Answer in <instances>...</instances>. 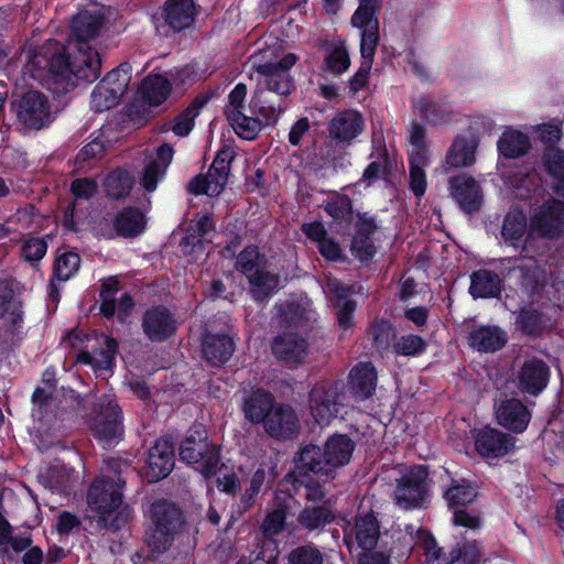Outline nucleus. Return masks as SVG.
Here are the masks:
<instances>
[{
    "instance_id": "obj_1",
    "label": "nucleus",
    "mask_w": 564,
    "mask_h": 564,
    "mask_svg": "<svg viewBox=\"0 0 564 564\" xmlns=\"http://www.w3.org/2000/svg\"><path fill=\"white\" fill-rule=\"evenodd\" d=\"M100 26L99 17L88 12L79 13L73 20L70 56H64V47L59 42L48 41L41 48L28 52V72L35 79L61 84L63 90L74 87L75 79H97L100 74V57L88 42L98 35Z\"/></svg>"
},
{
    "instance_id": "obj_2",
    "label": "nucleus",
    "mask_w": 564,
    "mask_h": 564,
    "mask_svg": "<svg viewBox=\"0 0 564 564\" xmlns=\"http://www.w3.org/2000/svg\"><path fill=\"white\" fill-rule=\"evenodd\" d=\"M355 451V443L344 434H334L323 446L307 445L295 458L300 475L313 474L325 481L334 479L339 468L346 466Z\"/></svg>"
},
{
    "instance_id": "obj_3",
    "label": "nucleus",
    "mask_w": 564,
    "mask_h": 564,
    "mask_svg": "<svg viewBox=\"0 0 564 564\" xmlns=\"http://www.w3.org/2000/svg\"><path fill=\"white\" fill-rule=\"evenodd\" d=\"M124 481L117 477L108 479L97 478L88 491V506L97 522L106 528L117 529L126 523L129 509L122 502L121 489Z\"/></svg>"
},
{
    "instance_id": "obj_4",
    "label": "nucleus",
    "mask_w": 564,
    "mask_h": 564,
    "mask_svg": "<svg viewBox=\"0 0 564 564\" xmlns=\"http://www.w3.org/2000/svg\"><path fill=\"white\" fill-rule=\"evenodd\" d=\"M252 66L263 78L269 91L278 95H288L293 89V80L290 76V69L297 62V56L293 53H282L275 48H263L253 53L251 56Z\"/></svg>"
},
{
    "instance_id": "obj_5",
    "label": "nucleus",
    "mask_w": 564,
    "mask_h": 564,
    "mask_svg": "<svg viewBox=\"0 0 564 564\" xmlns=\"http://www.w3.org/2000/svg\"><path fill=\"white\" fill-rule=\"evenodd\" d=\"M250 112L252 116H247L243 112L228 120L234 131L245 140L256 139L261 131L262 122L253 116L262 117L267 124H273L283 112V107L280 102L275 104L268 98L267 93L260 90L256 91L251 98Z\"/></svg>"
},
{
    "instance_id": "obj_6",
    "label": "nucleus",
    "mask_w": 564,
    "mask_h": 564,
    "mask_svg": "<svg viewBox=\"0 0 564 564\" xmlns=\"http://www.w3.org/2000/svg\"><path fill=\"white\" fill-rule=\"evenodd\" d=\"M153 528L148 532L147 544L153 553L169 549L175 532L183 523L181 511L166 501H156L151 507Z\"/></svg>"
},
{
    "instance_id": "obj_7",
    "label": "nucleus",
    "mask_w": 564,
    "mask_h": 564,
    "mask_svg": "<svg viewBox=\"0 0 564 564\" xmlns=\"http://www.w3.org/2000/svg\"><path fill=\"white\" fill-rule=\"evenodd\" d=\"M344 386L339 382L316 383L308 395V409L316 423L327 425L335 420L345 405Z\"/></svg>"
},
{
    "instance_id": "obj_8",
    "label": "nucleus",
    "mask_w": 564,
    "mask_h": 564,
    "mask_svg": "<svg viewBox=\"0 0 564 564\" xmlns=\"http://www.w3.org/2000/svg\"><path fill=\"white\" fill-rule=\"evenodd\" d=\"M180 456L205 478L217 470L219 453L216 445L208 442L205 431L196 430L189 434L180 446Z\"/></svg>"
},
{
    "instance_id": "obj_9",
    "label": "nucleus",
    "mask_w": 564,
    "mask_h": 564,
    "mask_svg": "<svg viewBox=\"0 0 564 564\" xmlns=\"http://www.w3.org/2000/svg\"><path fill=\"white\" fill-rule=\"evenodd\" d=\"M236 268L249 280L256 300L262 301L276 290L279 280L276 275L262 269L261 258L254 246H248L239 253Z\"/></svg>"
},
{
    "instance_id": "obj_10",
    "label": "nucleus",
    "mask_w": 564,
    "mask_h": 564,
    "mask_svg": "<svg viewBox=\"0 0 564 564\" xmlns=\"http://www.w3.org/2000/svg\"><path fill=\"white\" fill-rule=\"evenodd\" d=\"M13 109L18 122L29 130L43 129L54 120L52 105L40 91L25 93L13 104Z\"/></svg>"
},
{
    "instance_id": "obj_11",
    "label": "nucleus",
    "mask_w": 564,
    "mask_h": 564,
    "mask_svg": "<svg viewBox=\"0 0 564 564\" xmlns=\"http://www.w3.org/2000/svg\"><path fill=\"white\" fill-rule=\"evenodd\" d=\"M427 471L423 466H414L399 480L394 490V501L404 510L421 508L426 497Z\"/></svg>"
},
{
    "instance_id": "obj_12",
    "label": "nucleus",
    "mask_w": 564,
    "mask_h": 564,
    "mask_svg": "<svg viewBox=\"0 0 564 564\" xmlns=\"http://www.w3.org/2000/svg\"><path fill=\"white\" fill-rule=\"evenodd\" d=\"M89 426L96 437L107 445L116 443L122 435L120 410L117 402L105 397L98 404V410L89 420Z\"/></svg>"
},
{
    "instance_id": "obj_13",
    "label": "nucleus",
    "mask_w": 564,
    "mask_h": 564,
    "mask_svg": "<svg viewBox=\"0 0 564 564\" xmlns=\"http://www.w3.org/2000/svg\"><path fill=\"white\" fill-rule=\"evenodd\" d=\"M118 343L104 334H94L87 340L86 349L77 356V361L90 366L95 371L109 370L113 365Z\"/></svg>"
},
{
    "instance_id": "obj_14",
    "label": "nucleus",
    "mask_w": 564,
    "mask_h": 564,
    "mask_svg": "<svg viewBox=\"0 0 564 564\" xmlns=\"http://www.w3.org/2000/svg\"><path fill=\"white\" fill-rule=\"evenodd\" d=\"M563 227L564 203L557 199L544 203L530 219L531 232L542 237L554 238L563 231Z\"/></svg>"
},
{
    "instance_id": "obj_15",
    "label": "nucleus",
    "mask_w": 564,
    "mask_h": 564,
    "mask_svg": "<svg viewBox=\"0 0 564 564\" xmlns=\"http://www.w3.org/2000/svg\"><path fill=\"white\" fill-rule=\"evenodd\" d=\"M475 447L479 455L498 458L509 454L514 447V438L499 430L484 427L475 435Z\"/></svg>"
},
{
    "instance_id": "obj_16",
    "label": "nucleus",
    "mask_w": 564,
    "mask_h": 564,
    "mask_svg": "<svg viewBox=\"0 0 564 564\" xmlns=\"http://www.w3.org/2000/svg\"><path fill=\"white\" fill-rule=\"evenodd\" d=\"M448 184L452 197L464 212L474 213L479 209L482 191L475 178L460 174L449 178Z\"/></svg>"
},
{
    "instance_id": "obj_17",
    "label": "nucleus",
    "mask_w": 564,
    "mask_h": 564,
    "mask_svg": "<svg viewBox=\"0 0 564 564\" xmlns=\"http://www.w3.org/2000/svg\"><path fill=\"white\" fill-rule=\"evenodd\" d=\"M174 467V446L170 437L159 438L148 455V477L150 481L165 478Z\"/></svg>"
},
{
    "instance_id": "obj_18",
    "label": "nucleus",
    "mask_w": 564,
    "mask_h": 564,
    "mask_svg": "<svg viewBox=\"0 0 564 564\" xmlns=\"http://www.w3.org/2000/svg\"><path fill=\"white\" fill-rule=\"evenodd\" d=\"M275 464L271 457H262L261 460L245 464L239 467L241 473L247 470L252 471L250 485L242 496V503L249 507L256 496L259 495L262 486L275 478Z\"/></svg>"
},
{
    "instance_id": "obj_19",
    "label": "nucleus",
    "mask_w": 564,
    "mask_h": 564,
    "mask_svg": "<svg viewBox=\"0 0 564 564\" xmlns=\"http://www.w3.org/2000/svg\"><path fill=\"white\" fill-rule=\"evenodd\" d=\"M497 422L514 432L522 433L531 419L527 406L518 399H506L496 405Z\"/></svg>"
},
{
    "instance_id": "obj_20",
    "label": "nucleus",
    "mask_w": 564,
    "mask_h": 564,
    "mask_svg": "<svg viewBox=\"0 0 564 564\" xmlns=\"http://www.w3.org/2000/svg\"><path fill=\"white\" fill-rule=\"evenodd\" d=\"M142 327L151 340L161 341L175 332L176 322L165 307H154L145 312Z\"/></svg>"
},
{
    "instance_id": "obj_21",
    "label": "nucleus",
    "mask_w": 564,
    "mask_h": 564,
    "mask_svg": "<svg viewBox=\"0 0 564 564\" xmlns=\"http://www.w3.org/2000/svg\"><path fill=\"white\" fill-rule=\"evenodd\" d=\"M174 150L169 144L158 148L155 156L150 159L143 170L141 184L147 192H153L158 183L163 178L167 166L171 164Z\"/></svg>"
},
{
    "instance_id": "obj_22",
    "label": "nucleus",
    "mask_w": 564,
    "mask_h": 564,
    "mask_svg": "<svg viewBox=\"0 0 564 564\" xmlns=\"http://www.w3.org/2000/svg\"><path fill=\"white\" fill-rule=\"evenodd\" d=\"M272 351L276 358L291 365H297L303 362L307 356V344L297 334L286 333L274 339Z\"/></svg>"
},
{
    "instance_id": "obj_23",
    "label": "nucleus",
    "mask_w": 564,
    "mask_h": 564,
    "mask_svg": "<svg viewBox=\"0 0 564 564\" xmlns=\"http://www.w3.org/2000/svg\"><path fill=\"white\" fill-rule=\"evenodd\" d=\"M352 538L361 551H371L379 539V524L376 518L370 513L357 517L355 525L346 535L347 544L351 543Z\"/></svg>"
},
{
    "instance_id": "obj_24",
    "label": "nucleus",
    "mask_w": 564,
    "mask_h": 564,
    "mask_svg": "<svg viewBox=\"0 0 564 564\" xmlns=\"http://www.w3.org/2000/svg\"><path fill=\"white\" fill-rule=\"evenodd\" d=\"M377 384L375 367L368 362L358 364L349 373L348 386L357 401L369 398Z\"/></svg>"
},
{
    "instance_id": "obj_25",
    "label": "nucleus",
    "mask_w": 564,
    "mask_h": 564,
    "mask_svg": "<svg viewBox=\"0 0 564 564\" xmlns=\"http://www.w3.org/2000/svg\"><path fill=\"white\" fill-rule=\"evenodd\" d=\"M299 430L294 410L286 405L276 406L265 420V431L274 437H290Z\"/></svg>"
},
{
    "instance_id": "obj_26",
    "label": "nucleus",
    "mask_w": 564,
    "mask_h": 564,
    "mask_svg": "<svg viewBox=\"0 0 564 564\" xmlns=\"http://www.w3.org/2000/svg\"><path fill=\"white\" fill-rule=\"evenodd\" d=\"M549 368L536 359L524 362L519 373V386L523 392L530 394L540 393L547 383Z\"/></svg>"
},
{
    "instance_id": "obj_27",
    "label": "nucleus",
    "mask_w": 564,
    "mask_h": 564,
    "mask_svg": "<svg viewBox=\"0 0 564 564\" xmlns=\"http://www.w3.org/2000/svg\"><path fill=\"white\" fill-rule=\"evenodd\" d=\"M362 130V117L355 110H347L336 115L329 123V133L338 141H350L361 133Z\"/></svg>"
},
{
    "instance_id": "obj_28",
    "label": "nucleus",
    "mask_w": 564,
    "mask_h": 564,
    "mask_svg": "<svg viewBox=\"0 0 564 564\" xmlns=\"http://www.w3.org/2000/svg\"><path fill=\"white\" fill-rule=\"evenodd\" d=\"M195 14L193 0H166L164 4V20L175 31L191 26Z\"/></svg>"
},
{
    "instance_id": "obj_29",
    "label": "nucleus",
    "mask_w": 564,
    "mask_h": 564,
    "mask_svg": "<svg viewBox=\"0 0 564 564\" xmlns=\"http://www.w3.org/2000/svg\"><path fill=\"white\" fill-rule=\"evenodd\" d=\"M235 345L232 338L228 335L207 334L203 341V354L206 360L214 365L220 366L232 356Z\"/></svg>"
},
{
    "instance_id": "obj_30",
    "label": "nucleus",
    "mask_w": 564,
    "mask_h": 564,
    "mask_svg": "<svg viewBox=\"0 0 564 564\" xmlns=\"http://www.w3.org/2000/svg\"><path fill=\"white\" fill-rule=\"evenodd\" d=\"M0 319L11 326L19 328L22 322L21 303L15 297L12 284L9 281H0Z\"/></svg>"
},
{
    "instance_id": "obj_31",
    "label": "nucleus",
    "mask_w": 564,
    "mask_h": 564,
    "mask_svg": "<svg viewBox=\"0 0 564 564\" xmlns=\"http://www.w3.org/2000/svg\"><path fill=\"white\" fill-rule=\"evenodd\" d=\"M477 145L478 142L474 137H457L446 153V164L451 167L471 165L476 160Z\"/></svg>"
},
{
    "instance_id": "obj_32",
    "label": "nucleus",
    "mask_w": 564,
    "mask_h": 564,
    "mask_svg": "<svg viewBox=\"0 0 564 564\" xmlns=\"http://www.w3.org/2000/svg\"><path fill=\"white\" fill-rule=\"evenodd\" d=\"M275 408L272 394L259 390L246 399L243 412L251 423L263 422L265 424V420Z\"/></svg>"
},
{
    "instance_id": "obj_33",
    "label": "nucleus",
    "mask_w": 564,
    "mask_h": 564,
    "mask_svg": "<svg viewBox=\"0 0 564 564\" xmlns=\"http://www.w3.org/2000/svg\"><path fill=\"white\" fill-rule=\"evenodd\" d=\"M228 175L210 166L206 175H197L188 183V191L195 195L218 196L227 184Z\"/></svg>"
},
{
    "instance_id": "obj_34",
    "label": "nucleus",
    "mask_w": 564,
    "mask_h": 564,
    "mask_svg": "<svg viewBox=\"0 0 564 564\" xmlns=\"http://www.w3.org/2000/svg\"><path fill=\"white\" fill-rule=\"evenodd\" d=\"M507 336L496 326H481L469 335V345L479 351H496L503 347Z\"/></svg>"
},
{
    "instance_id": "obj_35",
    "label": "nucleus",
    "mask_w": 564,
    "mask_h": 564,
    "mask_svg": "<svg viewBox=\"0 0 564 564\" xmlns=\"http://www.w3.org/2000/svg\"><path fill=\"white\" fill-rule=\"evenodd\" d=\"M33 409L32 416L36 425L37 433H46L52 430L55 416L51 413L52 401L50 395L42 389H36L32 397Z\"/></svg>"
},
{
    "instance_id": "obj_36",
    "label": "nucleus",
    "mask_w": 564,
    "mask_h": 564,
    "mask_svg": "<svg viewBox=\"0 0 564 564\" xmlns=\"http://www.w3.org/2000/svg\"><path fill=\"white\" fill-rule=\"evenodd\" d=\"M470 280L469 292L475 299L494 297L500 293L501 280L498 274L491 271L479 270L474 272Z\"/></svg>"
},
{
    "instance_id": "obj_37",
    "label": "nucleus",
    "mask_w": 564,
    "mask_h": 564,
    "mask_svg": "<svg viewBox=\"0 0 564 564\" xmlns=\"http://www.w3.org/2000/svg\"><path fill=\"white\" fill-rule=\"evenodd\" d=\"M544 167L551 178V186L561 196H564V151L550 148L543 155Z\"/></svg>"
},
{
    "instance_id": "obj_38",
    "label": "nucleus",
    "mask_w": 564,
    "mask_h": 564,
    "mask_svg": "<svg viewBox=\"0 0 564 564\" xmlns=\"http://www.w3.org/2000/svg\"><path fill=\"white\" fill-rule=\"evenodd\" d=\"M143 100L153 106L163 104L171 94V84L162 75H149L140 87Z\"/></svg>"
},
{
    "instance_id": "obj_39",
    "label": "nucleus",
    "mask_w": 564,
    "mask_h": 564,
    "mask_svg": "<svg viewBox=\"0 0 564 564\" xmlns=\"http://www.w3.org/2000/svg\"><path fill=\"white\" fill-rule=\"evenodd\" d=\"M530 148V140L523 132L508 128L498 140V150L506 158H519Z\"/></svg>"
},
{
    "instance_id": "obj_40",
    "label": "nucleus",
    "mask_w": 564,
    "mask_h": 564,
    "mask_svg": "<svg viewBox=\"0 0 564 564\" xmlns=\"http://www.w3.org/2000/svg\"><path fill=\"white\" fill-rule=\"evenodd\" d=\"M147 220L139 209L126 208L115 219V228L122 237H135L145 229Z\"/></svg>"
},
{
    "instance_id": "obj_41",
    "label": "nucleus",
    "mask_w": 564,
    "mask_h": 564,
    "mask_svg": "<svg viewBox=\"0 0 564 564\" xmlns=\"http://www.w3.org/2000/svg\"><path fill=\"white\" fill-rule=\"evenodd\" d=\"M208 100L209 98L207 96L197 97L170 123L171 130L178 137L188 135L194 128L196 117Z\"/></svg>"
},
{
    "instance_id": "obj_42",
    "label": "nucleus",
    "mask_w": 564,
    "mask_h": 564,
    "mask_svg": "<svg viewBox=\"0 0 564 564\" xmlns=\"http://www.w3.org/2000/svg\"><path fill=\"white\" fill-rule=\"evenodd\" d=\"M527 217L519 209H511L502 224L501 235L506 242L517 246L527 231Z\"/></svg>"
},
{
    "instance_id": "obj_43",
    "label": "nucleus",
    "mask_w": 564,
    "mask_h": 564,
    "mask_svg": "<svg viewBox=\"0 0 564 564\" xmlns=\"http://www.w3.org/2000/svg\"><path fill=\"white\" fill-rule=\"evenodd\" d=\"M131 66L127 63L121 64L118 68L112 69L107 76L100 82L106 84L109 88L110 101L119 100L120 97L126 93L130 83Z\"/></svg>"
},
{
    "instance_id": "obj_44",
    "label": "nucleus",
    "mask_w": 564,
    "mask_h": 564,
    "mask_svg": "<svg viewBox=\"0 0 564 564\" xmlns=\"http://www.w3.org/2000/svg\"><path fill=\"white\" fill-rule=\"evenodd\" d=\"M380 3V0H359V7L351 17L352 26L362 29V31L375 25L379 29L377 13Z\"/></svg>"
},
{
    "instance_id": "obj_45",
    "label": "nucleus",
    "mask_w": 564,
    "mask_h": 564,
    "mask_svg": "<svg viewBox=\"0 0 564 564\" xmlns=\"http://www.w3.org/2000/svg\"><path fill=\"white\" fill-rule=\"evenodd\" d=\"M132 183V178L127 171L117 170L105 178L104 187L109 197L119 199L129 194Z\"/></svg>"
},
{
    "instance_id": "obj_46",
    "label": "nucleus",
    "mask_w": 564,
    "mask_h": 564,
    "mask_svg": "<svg viewBox=\"0 0 564 564\" xmlns=\"http://www.w3.org/2000/svg\"><path fill=\"white\" fill-rule=\"evenodd\" d=\"M325 65L326 69L334 75H340L349 68V54L343 43H334L328 47Z\"/></svg>"
},
{
    "instance_id": "obj_47",
    "label": "nucleus",
    "mask_w": 564,
    "mask_h": 564,
    "mask_svg": "<svg viewBox=\"0 0 564 564\" xmlns=\"http://www.w3.org/2000/svg\"><path fill=\"white\" fill-rule=\"evenodd\" d=\"M333 520V513L325 507L305 508L299 516V521L308 530L317 529Z\"/></svg>"
},
{
    "instance_id": "obj_48",
    "label": "nucleus",
    "mask_w": 564,
    "mask_h": 564,
    "mask_svg": "<svg viewBox=\"0 0 564 564\" xmlns=\"http://www.w3.org/2000/svg\"><path fill=\"white\" fill-rule=\"evenodd\" d=\"M476 496V489L465 482L455 484L445 492V498L451 508L470 503L475 500Z\"/></svg>"
},
{
    "instance_id": "obj_49",
    "label": "nucleus",
    "mask_w": 564,
    "mask_h": 564,
    "mask_svg": "<svg viewBox=\"0 0 564 564\" xmlns=\"http://www.w3.org/2000/svg\"><path fill=\"white\" fill-rule=\"evenodd\" d=\"M119 290V281L116 278H109L102 283L100 297V312L106 317L115 315L116 311V299L115 294Z\"/></svg>"
},
{
    "instance_id": "obj_50",
    "label": "nucleus",
    "mask_w": 564,
    "mask_h": 564,
    "mask_svg": "<svg viewBox=\"0 0 564 564\" xmlns=\"http://www.w3.org/2000/svg\"><path fill=\"white\" fill-rule=\"evenodd\" d=\"M79 256L75 252L61 254L55 262V275L61 281H67L79 269Z\"/></svg>"
},
{
    "instance_id": "obj_51",
    "label": "nucleus",
    "mask_w": 564,
    "mask_h": 564,
    "mask_svg": "<svg viewBox=\"0 0 564 564\" xmlns=\"http://www.w3.org/2000/svg\"><path fill=\"white\" fill-rule=\"evenodd\" d=\"M321 551L313 544L294 549L289 555V564H323Z\"/></svg>"
},
{
    "instance_id": "obj_52",
    "label": "nucleus",
    "mask_w": 564,
    "mask_h": 564,
    "mask_svg": "<svg viewBox=\"0 0 564 564\" xmlns=\"http://www.w3.org/2000/svg\"><path fill=\"white\" fill-rule=\"evenodd\" d=\"M247 87L243 84H238L228 95V104L225 107V115L227 120L232 119L243 113L246 105Z\"/></svg>"
},
{
    "instance_id": "obj_53",
    "label": "nucleus",
    "mask_w": 564,
    "mask_h": 564,
    "mask_svg": "<svg viewBox=\"0 0 564 564\" xmlns=\"http://www.w3.org/2000/svg\"><path fill=\"white\" fill-rule=\"evenodd\" d=\"M425 160L410 159V188L416 197H422L426 191V175L423 170Z\"/></svg>"
},
{
    "instance_id": "obj_54",
    "label": "nucleus",
    "mask_w": 564,
    "mask_h": 564,
    "mask_svg": "<svg viewBox=\"0 0 564 564\" xmlns=\"http://www.w3.org/2000/svg\"><path fill=\"white\" fill-rule=\"evenodd\" d=\"M379 43V29L375 25L365 29L360 39L361 61H368L373 64V57Z\"/></svg>"
},
{
    "instance_id": "obj_55",
    "label": "nucleus",
    "mask_w": 564,
    "mask_h": 564,
    "mask_svg": "<svg viewBox=\"0 0 564 564\" xmlns=\"http://www.w3.org/2000/svg\"><path fill=\"white\" fill-rule=\"evenodd\" d=\"M47 478L52 488L65 490L73 484L74 470L65 465H55L47 470Z\"/></svg>"
},
{
    "instance_id": "obj_56",
    "label": "nucleus",
    "mask_w": 564,
    "mask_h": 564,
    "mask_svg": "<svg viewBox=\"0 0 564 564\" xmlns=\"http://www.w3.org/2000/svg\"><path fill=\"white\" fill-rule=\"evenodd\" d=\"M285 523V510L283 507H279L276 509H273L268 513L265 517L263 524H262V531L263 534L268 538H273L274 535L279 534Z\"/></svg>"
},
{
    "instance_id": "obj_57",
    "label": "nucleus",
    "mask_w": 564,
    "mask_h": 564,
    "mask_svg": "<svg viewBox=\"0 0 564 564\" xmlns=\"http://www.w3.org/2000/svg\"><path fill=\"white\" fill-rule=\"evenodd\" d=\"M424 340L416 335H406L399 338L394 344V350L397 354L403 356H413L424 350Z\"/></svg>"
},
{
    "instance_id": "obj_58",
    "label": "nucleus",
    "mask_w": 564,
    "mask_h": 564,
    "mask_svg": "<svg viewBox=\"0 0 564 564\" xmlns=\"http://www.w3.org/2000/svg\"><path fill=\"white\" fill-rule=\"evenodd\" d=\"M47 245L42 238L26 239L22 246V257L28 262L40 261L46 253Z\"/></svg>"
},
{
    "instance_id": "obj_59",
    "label": "nucleus",
    "mask_w": 564,
    "mask_h": 564,
    "mask_svg": "<svg viewBox=\"0 0 564 564\" xmlns=\"http://www.w3.org/2000/svg\"><path fill=\"white\" fill-rule=\"evenodd\" d=\"M410 143L412 149L410 150V159H423L427 158V151L424 147V129L413 123L410 129Z\"/></svg>"
},
{
    "instance_id": "obj_60",
    "label": "nucleus",
    "mask_w": 564,
    "mask_h": 564,
    "mask_svg": "<svg viewBox=\"0 0 564 564\" xmlns=\"http://www.w3.org/2000/svg\"><path fill=\"white\" fill-rule=\"evenodd\" d=\"M325 210L335 219H344L350 215V199L347 196L336 195L326 203Z\"/></svg>"
},
{
    "instance_id": "obj_61",
    "label": "nucleus",
    "mask_w": 564,
    "mask_h": 564,
    "mask_svg": "<svg viewBox=\"0 0 564 564\" xmlns=\"http://www.w3.org/2000/svg\"><path fill=\"white\" fill-rule=\"evenodd\" d=\"M421 536L427 564H449L453 561V558L448 560L443 555L441 549L436 546L435 540L430 534L421 532Z\"/></svg>"
},
{
    "instance_id": "obj_62",
    "label": "nucleus",
    "mask_w": 564,
    "mask_h": 564,
    "mask_svg": "<svg viewBox=\"0 0 564 564\" xmlns=\"http://www.w3.org/2000/svg\"><path fill=\"white\" fill-rule=\"evenodd\" d=\"M109 88L106 84L99 83L91 93V108L95 111L101 112L115 107L119 100L110 101Z\"/></svg>"
},
{
    "instance_id": "obj_63",
    "label": "nucleus",
    "mask_w": 564,
    "mask_h": 564,
    "mask_svg": "<svg viewBox=\"0 0 564 564\" xmlns=\"http://www.w3.org/2000/svg\"><path fill=\"white\" fill-rule=\"evenodd\" d=\"M337 322L341 330H348L354 326L355 301L336 302Z\"/></svg>"
},
{
    "instance_id": "obj_64",
    "label": "nucleus",
    "mask_w": 564,
    "mask_h": 564,
    "mask_svg": "<svg viewBox=\"0 0 564 564\" xmlns=\"http://www.w3.org/2000/svg\"><path fill=\"white\" fill-rule=\"evenodd\" d=\"M351 251L361 261H367L376 252V248L367 236H355L351 241Z\"/></svg>"
}]
</instances>
